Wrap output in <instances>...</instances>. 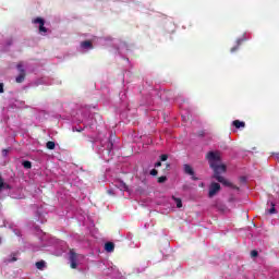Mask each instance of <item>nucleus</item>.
<instances>
[{"label": "nucleus", "mask_w": 279, "mask_h": 279, "mask_svg": "<svg viewBox=\"0 0 279 279\" xmlns=\"http://www.w3.org/2000/svg\"><path fill=\"white\" fill-rule=\"evenodd\" d=\"M207 160L214 170V178L223 184L225 186H232L230 181L221 177V173H226V165L221 163V153L219 151H209L207 154Z\"/></svg>", "instance_id": "1"}, {"label": "nucleus", "mask_w": 279, "mask_h": 279, "mask_svg": "<svg viewBox=\"0 0 279 279\" xmlns=\"http://www.w3.org/2000/svg\"><path fill=\"white\" fill-rule=\"evenodd\" d=\"M84 255L76 254L75 251H70V265L72 269H77V265L82 264Z\"/></svg>", "instance_id": "2"}, {"label": "nucleus", "mask_w": 279, "mask_h": 279, "mask_svg": "<svg viewBox=\"0 0 279 279\" xmlns=\"http://www.w3.org/2000/svg\"><path fill=\"white\" fill-rule=\"evenodd\" d=\"M219 191H221V185H219V183L213 182L209 185L208 197H215V195H217V193H219Z\"/></svg>", "instance_id": "3"}, {"label": "nucleus", "mask_w": 279, "mask_h": 279, "mask_svg": "<svg viewBox=\"0 0 279 279\" xmlns=\"http://www.w3.org/2000/svg\"><path fill=\"white\" fill-rule=\"evenodd\" d=\"M33 23L35 25H39V33L41 34V36H45V34H47V28L45 27V20H43L41 17H37L33 20Z\"/></svg>", "instance_id": "4"}, {"label": "nucleus", "mask_w": 279, "mask_h": 279, "mask_svg": "<svg viewBox=\"0 0 279 279\" xmlns=\"http://www.w3.org/2000/svg\"><path fill=\"white\" fill-rule=\"evenodd\" d=\"M17 71H20L21 74L15 78V81L17 84H21L23 80H25V70L23 69V64L20 63L17 65Z\"/></svg>", "instance_id": "5"}, {"label": "nucleus", "mask_w": 279, "mask_h": 279, "mask_svg": "<svg viewBox=\"0 0 279 279\" xmlns=\"http://www.w3.org/2000/svg\"><path fill=\"white\" fill-rule=\"evenodd\" d=\"M105 143H107V149H105L104 150V158H105V160H110V159H108V158H106V154L108 155V156H110V154H111V148H112V143H110L109 141H108V138H106L105 140Z\"/></svg>", "instance_id": "6"}, {"label": "nucleus", "mask_w": 279, "mask_h": 279, "mask_svg": "<svg viewBox=\"0 0 279 279\" xmlns=\"http://www.w3.org/2000/svg\"><path fill=\"white\" fill-rule=\"evenodd\" d=\"M183 169H184V171H185V173H186L187 175H192V179H193V180H197L196 178H194L195 171H193V167H191V166H189V165H184V166H183Z\"/></svg>", "instance_id": "7"}, {"label": "nucleus", "mask_w": 279, "mask_h": 279, "mask_svg": "<svg viewBox=\"0 0 279 279\" xmlns=\"http://www.w3.org/2000/svg\"><path fill=\"white\" fill-rule=\"evenodd\" d=\"M81 49L83 51H88V50L93 49V44L90 41H83L81 44Z\"/></svg>", "instance_id": "8"}, {"label": "nucleus", "mask_w": 279, "mask_h": 279, "mask_svg": "<svg viewBox=\"0 0 279 279\" xmlns=\"http://www.w3.org/2000/svg\"><path fill=\"white\" fill-rule=\"evenodd\" d=\"M8 189H10V185L3 182V179L0 177V193L1 191H8Z\"/></svg>", "instance_id": "9"}, {"label": "nucleus", "mask_w": 279, "mask_h": 279, "mask_svg": "<svg viewBox=\"0 0 279 279\" xmlns=\"http://www.w3.org/2000/svg\"><path fill=\"white\" fill-rule=\"evenodd\" d=\"M116 186H117L118 189H120V191H126V190H128V185H126L123 181H118V182L116 183Z\"/></svg>", "instance_id": "10"}, {"label": "nucleus", "mask_w": 279, "mask_h": 279, "mask_svg": "<svg viewBox=\"0 0 279 279\" xmlns=\"http://www.w3.org/2000/svg\"><path fill=\"white\" fill-rule=\"evenodd\" d=\"M105 250H106V252H114V243H112V242H107V243L105 244Z\"/></svg>", "instance_id": "11"}, {"label": "nucleus", "mask_w": 279, "mask_h": 279, "mask_svg": "<svg viewBox=\"0 0 279 279\" xmlns=\"http://www.w3.org/2000/svg\"><path fill=\"white\" fill-rule=\"evenodd\" d=\"M234 128H245V122H241L239 120L233 121Z\"/></svg>", "instance_id": "12"}, {"label": "nucleus", "mask_w": 279, "mask_h": 279, "mask_svg": "<svg viewBox=\"0 0 279 279\" xmlns=\"http://www.w3.org/2000/svg\"><path fill=\"white\" fill-rule=\"evenodd\" d=\"M172 198H173V201H174V203L177 205V208H182V199H180V198H178L175 196H173Z\"/></svg>", "instance_id": "13"}, {"label": "nucleus", "mask_w": 279, "mask_h": 279, "mask_svg": "<svg viewBox=\"0 0 279 279\" xmlns=\"http://www.w3.org/2000/svg\"><path fill=\"white\" fill-rule=\"evenodd\" d=\"M46 147H47V149H56V143H53V142H48V143L46 144Z\"/></svg>", "instance_id": "14"}, {"label": "nucleus", "mask_w": 279, "mask_h": 279, "mask_svg": "<svg viewBox=\"0 0 279 279\" xmlns=\"http://www.w3.org/2000/svg\"><path fill=\"white\" fill-rule=\"evenodd\" d=\"M36 267H37V269H45V262H37L36 263Z\"/></svg>", "instance_id": "15"}, {"label": "nucleus", "mask_w": 279, "mask_h": 279, "mask_svg": "<svg viewBox=\"0 0 279 279\" xmlns=\"http://www.w3.org/2000/svg\"><path fill=\"white\" fill-rule=\"evenodd\" d=\"M23 167H24L25 169H32V162H29V161H24V162H23Z\"/></svg>", "instance_id": "16"}, {"label": "nucleus", "mask_w": 279, "mask_h": 279, "mask_svg": "<svg viewBox=\"0 0 279 279\" xmlns=\"http://www.w3.org/2000/svg\"><path fill=\"white\" fill-rule=\"evenodd\" d=\"M276 205L274 204V203H271V208L269 209V214L270 215H274V214H276V207H275Z\"/></svg>", "instance_id": "17"}, {"label": "nucleus", "mask_w": 279, "mask_h": 279, "mask_svg": "<svg viewBox=\"0 0 279 279\" xmlns=\"http://www.w3.org/2000/svg\"><path fill=\"white\" fill-rule=\"evenodd\" d=\"M158 182H159L160 184H162V182H167V177H160V178L158 179Z\"/></svg>", "instance_id": "18"}, {"label": "nucleus", "mask_w": 279, "mask_h": 279, "mask_svg": "<svg viewBox=\"0 0 279 279\" xmlns=\"http://www.w3.org/2000/svg\"><path fill=\"white\" fill-rule=\"evenodd\" d=\"M251 256H252V258H256V256H258V252L257 251H252Z\"/></svg>", "instance_id": "19"}, {"label": "nucleus", "mask_w": 279, "mask_h": 279, "mask_svg": "<svg viewBox=\"0 0 279 279\" xmlns=\"http://www.w3.org/2000/svg\"><path fill=\"white\" fill-rule=\"evenodd\" d=\"M168 156L167 155H161L160 156V160L161 162H165L167 160Z\"/></svg>", "instance_id": "20"}, {"label": "nucleus", "mask_w": 279, "mask_h": 279, "mask_svg": "<svg viewBox=\"0 0 279 279\" xmlns=\"http://www.w3.org/2000/svg\"><path fill=\"white\" fill-rule=\"evenodd\" d=\"M150 175H158V170L153 169V170L150 171Z\"/></svg>", "instance_id": "21"}, {"label": "nucleus", "mask_w": 279, "mask_h": 279, "mask_svg": "<svg viewBox=\"0 0 279 279\" xmlns=\"http://www.w3.org/2000/svg\"><path fill=\"white\" fill-rule=\"evenodd\" d=\"M0 93H3V83H0Z\"/></svg>", "instance_id": "22"}, {"label": "nucleus", "mask_w": 279, "mask_h": 279, "mask_svg": "<svg viewBox=\"0 0 279 279\" xmlns=\"http://www.w3.org/2000/svg\"><path fill=\"white\" fill-rule=\"evenodd\" d=\"M161 166H162V163L160 161L155 163V167H161Z\"/></svg>", "instance_id": "23"}, {"label": "nucleus", "mask_w": 279, "mask_h": 279, "mask_svg": "<svg viewBox=\"0 0 279 279\" xmlns=\"http://www.w3.org/2000/svg\"><path fill=\"white\" fill-rule=\"evenodd\" d=\"M236 51V47L231 48V53H234Z\"/></svg>", "instance_id": "24"}, {"label": "nucleus", "mask_w": 279, "mask_h": 279, "mask_svg": "<svg viewBox=\"0 0 279 279\" xmlns=\"http://www.w3.org/2000/svg\"><path fill=\"white\" fill-rule=\"evenodd\" d=\"M2 155L3 156H8V151L4 149V150H2Z\"/></svg>", "instance_id": "25"}, {"label": "nucleus", "mask_w": 279, "mask_h": 279, "mask_svg": "<svg viewBox=\"0 0 279 279\" xmlns=\"http://www.w3.org/2000/svg\"><path fill=\"white\" fill-rule=\"evenodd\" d=\"M242 41L243 39H238V46L241 45Z\"/></svg>", "instance_id": "26"}, {"label": "nucleus", "mask_w": 279, "mask_h": 279, "mask_svg": "<svg viewBox=\"0 0 279 279\" xmlns=\"http://www.w3.org/2000/svg\"><path fill=\"white\" fill-rule=\"evenodd\" d=\"M14 260H16V257H13L11 260H9L10 263H14Z\"/></svg>", "instance_id": "27"}, {"label": "nucleus", "mask_w": 279, "mask_h": 279, "mask_svg": "<svg viewBox=\"0 0 279 279\" xmlns=\"http://www.w3.org/2000/svg\"><path fill=\"white\" fill-rule=\"evenodd\" d=\"M82 123H84L85 125H88V123L86 122V120H82Z\"/></svg>", "instance_id": "28"}, {"label": "nucleus", "mask_w": 279, "mask_h": 279, "mask_svg": "<svg viewBox=\"0 0 279 279\" xmlns=\"http://www.w3.org/2000/svg\"><path fill=\"white\" fill-rule=\"evenodd\" d=\"M81 132L82 130H80V129H73V132Z\"/></svg>", "instance_id": "29"}, {"label": "nucleus", "mask_w": 279, "mask_h": 279, "mask_svg": "<svg viewBox=\"0 0 279 279\" xmlns=\"http://www.w3.org/2000/svg\"><path fill=\"white\" fill-rule=\"evenodd\" d=\"M15 234L19 236V235H20V232L17 231V232H15Z\"/></svg>", "instance_id": "30"}, {"label": "nucleus", "mask_w": 279, "mask_h": 279, "mask_svg": "<svg viewBox=\"0 0 279 279\" xmlns=\"http://www.w3.org/2000/svg\"><path fill=\"white\" fill-rule=\"evenodd\" d=\"M109 194H112V191H109Z\"/></svg>", "instance_id": "31"}, {"label": "nucleus", "mask_w": 279, "mask_h": 279, "mask_svg": "<svg viewBox=\"0 0 279 279\" xmlns=\"http://www.w3.org/2000/svg\"><path fill=\"white\" fill-rule=\"evenodd\" d=\"M201 186H204V183H202Z\"/></svg>", "instance_id": "32"}, {"label": "nucleus", "mask_w": 279, "mask_h": 279, "mask_svg": "<svg viewBox=\"0 0 279 279\" xmlns=\"http://www.w3.org/2000/svg\"><path fill=\"white\" fill-rule=\"evenodd\" d=\"M0 243H1V238H0Z\"/></svg>", "instance_id": "33"}]
</instances>
